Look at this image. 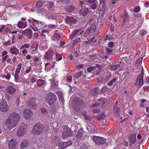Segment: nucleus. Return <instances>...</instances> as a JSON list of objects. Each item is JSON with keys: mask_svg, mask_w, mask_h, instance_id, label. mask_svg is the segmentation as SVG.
<instances>
[{"mask_svg": "<svg viewBox=\"0 0 149 149\" xmlns=\"http://www.w3.org/2000/svg\"><path fill=\"white\" fill-rule=\"evenodd\" d=\"M21 113L15 111L12 113L8 117L5 126L11 129L16 125L21 117Z\"/></svg>", "mask_w": 149, "mask_h": 149, "instance_id": "nucleus-1", "label": "nucleus"}, {"mask_svg": "<svg viewBox=\"0 0 149 149\" xmlns=\"http://www.w3.org/2000/svg\"><path fill=\"white\" fill-rule=\"evenodd\" d=\"M21 113L15 111L12 113L8 117L5 126L11 129L16 125L21 117Z\"/></svg>", "mask_w": 149, "mask_h": 149, "instance_id": "nucleus-2", "label": "nucleus"}, {"mask_svg": "<svg viewBox=\"0 0 149 149\" xmlns=\"http://www.w3.org/2000/svg\"><path fill=\"white\" fill-rule=\"evenodd\" d=\"M48 129L47 125H44L38 123L34 125L32 129V132L36 134H40L43 132L44 130L46 131Z\"/></svg>", "mask_w": 149, "mask_h": 149, "instance_id": "nucleus-3", "label": "nucleus"}, {"mask_svg": "<svg viewBox=\"0 0 149 149\" xmlns=\"http://www.w3.org/2000/svg\"><path fill=\"white\" fill-rule=\"evenodd\" d=\"M46 101L49 105L52 104L57 100L56 95L53 93L50 92L45 97Z\"/></svg>", "mask_w": 149, "mask_h": 149, "instance_id": "nucleus-4", "label": "nucleus"}, {"mask_svg": "<svg viewBox=\"0 0 149 149\" xmlns=\"http://www.w3.org/2000/svg\"><path fill=\"white\" fill-rule=\"evenodd\" d=\"M93 22V23L91 25L90 28H88L86 31V34H88L93 35L96 29V26L95 24V22L93 19H91L89 22Z\"/></svg>", "mask_w": 149, "mask_h": 149, "instance_id": "nucleus-5", "label": "nucleus"}, {"mask_svg": "<svg viewBox=\"0 0 149 149\" xmlns=\"http://www.w3.org/2000/svg\"><path fill=\"white\" fill-rule=\"evenodd\" d=\"M92 139L93 140L97 145H102L105 142V139L103 138L95 136H92Z\"/></svg>", "mask_w": 149, "mask_h": 149, "instance_id": "nucleus-6", "label": "nucleus"}, {"mask_svg": "<svg viewBox=\"0 0 149 149\" xmlns=\"http://www.w3.org/2000/svg\"><path fill=\"white\" fill-rule=\"evenodd\" d=\"M27 127L26 125L22 124L17 132V135L19 136H22L25 134L27 131Z\"/></svg>", "mask_w": 149, "mask_h": 149, "instance_id": "nucleus-7", "label": "nucleus"}, {"mask_svg": "<svg viewBox=\"0 0 149 149\" xmlns=\"http://www.w3.org/2000/svg\"><path fill=\"white\" fill-rule=\"evenodd\" d=\"M36 100L35 98H30L28 100L27 104L31 109H35L37 108V104L36 102Z\"/></svg>", "mask_w": 149, "mask_h": 149, "instance_id": "nucleus-8", "label": "nucleus"}, {"mask_svg": "<svg viewBox=\"0 0 149 149\" xmlns=\"http://www.w3.org/2000/svg\"><path fill=\"white\" fill-rule=\"evenodd\" d=\"M17 142L15 139H12L9 141L8 146L10 149H17Z\"/></svg>", "mask_w": 149, "mask_h": 149, "instance_id": "nucleus-9", "label": "nucleus"}, {"mask_svg": "<svg viewBox=\"0 0 149 149\" xmlns=\"http://www.w3.org/2000/svg\"><path fill=\"white\" fill-rule=\"evenodd\" d=\"M54 54V52L52 50H49L45 53L44 57L47 60H50L52 58Z\"/></svg>", "mask_w": 149, "mask_h": 149, "instance_id": "nucleus-10", "label": "nucleus"}, {"mask_svg": "<svg viewBox=\"0 0 149 149\" xmlns=\"http://www.w3.org/2000/svg\"><path fill=\"white\" fill-rule=\"evenodd\" d=\"M144 75V70L143 68H142L141 72L139 76L136 79V82L139 81V84L141 86L143 84V77Z\"/></svg>", "mask_w": 149, "mask_h": 149, "instance_id": "nucleus-11", "label": "nucleus"}, {"mask_svg": "<svg viewBox=\"0 0 149 149\" xmlns=\"http://www.w3.org/2000/svg\"><path fill=\"white\" fill-rule=\"evenodd\" d=\"M9 106L6 102L3 100L2 103L0 104V110L3 112H6L8 110Z\"/></svg>", "mask_w": 149, "mask_h": 149, "instance_id": "nucleus-12", "label": "nucleus"}, {"mask_svg": "<svg viewBox=\"0 0 149 149\" xmlns=\"http://www.w3.org/2000/svg\"><path fill=\"white\" fill-rule=\"evenodd\" d=\"M24 116V118L26 119L30 118L32 115V111L28 109H26L23 111Z\"/></svg>", "mask_w": 149, "mask_h": 149, "instance_id": "nucleus-13", "label": "nucleus"}, {"mask_svg": "<svg viewBox=\"0 0 149 149\" xmlns=\"http://www.w3.org/2000/svg\"><path fill=\"white\" fill-rule=\"evenodd\" d=\"M8 93L11 95L13 94L15 92L16 89L14 86L12 85L8 86L6 88Z\"/></svg>", "mask_w": 149, "mask_h": 149, "instance_id": "nucleus-14", "label": "nucleus"}, {"mask_svg": "<svg viewBox=\"0 0 149 149\" xmlns=\"http://www.w3.org/2000/svg\"><path fill=\"white\" fill-rule=\"evenodd\" d=\"M89 11L88 9L86 8H82L79 11V14L84 16L86 15L88 13Z\"/></svg>", "mask_w": 149, "mask_h": 149, "instance_id": "nucleus-15", "label": "nucleus"}, {"mask_svg": "<svg viewBox=\"0 0 149 149\" xmlns=\"http://www.w3.org/2000/svg\"><path fill=\"white\" fill-rule=\"evenodd\" d=\"M81 31H83L81 29L75 30L73 31L70 35V38H72L77 34H78V35L79 34V33Z\"/></svg>", "mask_w": 149, "mask_h": 149, "instance_id": "nucleus-16", "label": "nucleus"}, {"mask_svg": "<svg viewBox=\"0 0 149 149\" xmlns=\"http://www.w3.org/2000/svg\"><path fill=\"white\" fill-rule=\"evenodd\" d=\"M29 145V142L27 140H22L21 143L20 147L22 148H24Z\"/></svg>", "mask_w": 149, "mask_h": 149, "instance_id": "nucleus-17", "label": "nucleus"}, {"mask_svg": "<svg viewBox=\"0 0 149 149\" xmlns=\"http://www.w3.org/2000/svg\"><path fill=\"white\" fill-rule=\"evenodd\" d=\"M65 9L67 12L70 13L75 9V7L73 5H68L65 7Z\"/></svg>", "mask_w": 149, "mask_h": 149, "instance_id": "nucleus-18", "label": "nucleus"}, {"mask_svg": "<svg viewBox=\"0 0 149 149\" xmlns=\"http://www.w3.org/2000/svg\"><path fill=\"white\" fill-rule=\"evenodd\" d=\"M86 72H79L76 73L74 77V78H78L80 77L81 76H83V77H86Z\"/></svg>", "mask_w": 149, "mask_h": 149, "instance_id": "nucleus-19", "label": "nucleus"}, {"mask_svg": "<svg viewBox=\"0 0 149 149\" xmlns=\"http://www.w3.org/2000/svg\"><path fill=\"white\" fill-rule=\"evenodd\" d=\"M75 22V20L74 18L71 16H67L66 18V22L67 24L71 23L74 24Z\"/></svg>", "mask_w": 149, "mask_h": 149, "instance_id": "nucleus-20", "label": "nucleus"}, {"mask_svg": "<svg viewBox=\"0 0 149 149\" xmlns=\"http://www.w3.org/2000/svg\"><path fill=\"white\" fill-rule=\"evenodd\" d=\"M71 132L70 130L64 131L63 132V139L68 136H70L71 134Z\"/></svg>", "mask_w": 149, "mask_h": 149, "instance_id": "nucleus-21", "label": "nucleus"}, {"mask_svg": "<svg viewBox=\"0 0 149 149\" xmlns=\"http://www.w3.org/2000/svg\"><path fill=\"white\" fill-rule=\"evenodd\" d=\"M113 109L114 112L118 113V112L120 110V108L119 106L118 105V102H115L114 104Z\"/></svg>", "mask_w": 149, "mask_h": 149, "instance_id": "nucleus-22", "label": "nucleus"}, {"mask_svg": "<svg viewBox=\"0 0 149 149\" xmlns=\"http://www.w3.org/2000/svg\"><path fill=\"white\" fill-rule=\"evenodd\" d=\"M84 31H81L79 33V34L78 35V37L76 38L73 41V42L74 44L78 42L81 37L83 34L84 33Z\"/></svg>", "mask_w": 149, "mask_h": 149, "instance_id": "nucleus-23", "label": "nucleus"}, {"mask_svg": "<svg viewBox=\"0 0 149 149\" xmlns=\"http://www.w3.org/2000/svg\"><path fill=\"white\" fill-rule=\"evenodd\" d=\"M27 26V25L26 22H23L21 21H19L18 22V26L19 28H24Z\"/></svg>", "mask_w": 149, "mask_h": 149, "instance_id": "nucleus-24", "label": "nucleus"}, {"mask_svg": "<svg viewBox=\"0 0 149 149\" xmlns=\"http://www.w3.org/2000/svg\"><path fill=\"white\" fill-rule=\"evenodd\" d=\"M10 50L12 54L16 55L19 52V50L17 48L15 47H12L10 49Z\"/></svg>", "mask_w": 149, "mask_h": 149, "instance_id": "nucleus-25", "label": "nucleus"}, {"mask_svg": "<svg viewBox=\"0 0 149 149\" xmlns=\"http://www.w3.org/2000/svg\"><path fill=\"white\" fill-rule=\"evenodd\" d=\"M136 136L134 135H132L131 137L130 140V146H132L133 144L135 143L136 140Z\"/></svg>", "mask_w": 149, "mask_h": 149, "instance_id": "nucleus-26", "label": "nucleus"}, {"mask_svg": "<svg viewBox=\"0 0 149 149\" xmlns=\"http://www.w3.org/2000/svg\"><path fill=\"white\" fill-rule=\"evenodd\" d=\"M53 40L54 41H57L60 38V36L58 34H55L52 37Z\"/></svg>", "mask_w": 149, "mask_h": 149, "instance_id": "nucleus-27", "label": "nucleus"}, {"mask_svg": "<svg viewBox=\"0 0 149 149\" xmlns=\"http://www.w3.org/2000/svg\"><path fill=\"white\" fill-rule=\"evenodd\" d=\"M123 18V22L124 23L127 22L129 19V16L128 13L127 12H125L124 13V16Z\"/></svg>", "mask_w": 149, "mask_h": 149, "instance_id": "nucleus-28", "label": "nucleus"}, {"mask_svg": "<svg viewBox=\"0 0 149 149\" xmlns=\"http://www.w3.org/2000/svg\"><path fill=\"white\" fill-rule=\"evenodd\" d=\"M83 133V131L81 129L79 130L77 134V137L79 139L81 138L83 136L82 134Z\"/></svg>", "mask_w": 149, "mask_h": 149, "instance_id": "nucleus-29", "label": "nucleus"}, {"mask_svg": "<svg viewBox=\"0 0 149 149\" xmlns=\"http://www.w3.org/2000/svg\"><path fill=\"white\" fill-rule=\"evenodd\" d=\"M26 36L29 38H30L32 36V31L30 29H27Z\"/></svg>", "mask_w": 149, "mask_h": 149, "instance_id": "nucleus-30", "label": "nucleus"}, {"mask_svg": "<svg viewBox=\"0 0 149 149\" xmlns=\"http://www.w3.org/2000/svg\"><path fill=\"white\" fill-rule=\"evenodd\" d=\"M120 66L119 64L113 65L110 67V70L111 71H114L118 68Z\"/></svg>", "mask_w": 149, "mask_h": 149, "instance_id": "nucleus-31", "label": "nucleus"}, {"mask_svg": "<svg viewBox=\"0 0 149 149\" xmlns=\"http://www.w3.org/2000/svg\"><path fill=\"white\" fill-rule=\"evenodd\" d=\"M98 92V89L97 88H95L91 91V93L93 96H95Z\"/></svg>", "mask_w": 149, "mask_h": 149, "instance_id": "nucleus-32", "label": "nucleus"}, {"mask_svg": "<svg viewBox=\"0 0 149 149\" xmlns=\"http://www.w3.org/2000/svg\"><path fill=\"white\" fill-rule=\"evenodd\" d=\"M45 81H44L42 79H39L37 80V82L38 83V86H41L42 85H43L45 83Z\"/></svg>", "mask_w": 149, "mask_h": 149, "instance_id": "nucleus-33", "label": "nucleus"}, {"mask_svg": "<svg viewBox=\"0 0 149 149\" xmlns=\"http://www.w3.org/2000/svg\"><path fill=\"white\" fill-rule=\"evenodd\" d=\"M57 95L60 101L61 102H63L64 100L62 94L60 92H58Z\"/></svg>", "mask_w": 149, "mask_h": 149, "instance_id": "nucleus-34", "label": "nucleus"}, {"mask_svg": "<svg viewBox=\"0 0 149 149\" xmlns=\"http://www.w3.org/2000/svg\"><path fill=\"white\" fill-rule=\"evenodd\" d=\"M143 59L142 58H139L136 61L135 65L136 66H139L141 64Z\"/></svg>", "mask_w": 149, "mask_h": 149, "instance_id": "nucleus-35", "label": "nucleus"}, {"mask_svg": "<svg viewBox=\"0 0 149 149\" xmlns=\"http://www.w3.org/2000/svg\"><path fill=\"white\" fill-rule=\"evenodd\" d=\"M97 4L98 3H96L91 4L90 6L91 8L93 10H95L97 8Z\"/></svg>", "mask_w": 149, "mask_h": 149, "instance_id": "nucleus-36", "label": "nucleus"}, {"mask_svg": "<svg viewBox=\"0 0 149 149\" xmlns=\"http://www.w3.org/2000/svg\"><path fill=\"white\" fill-rule=\"evenodd\" d=\"M45 69L49 70L52 68L51 64L49 63H46L45 64Z\"/></svg>", "mask_w": 149, "mask_h": 149, "instance_id": "nucleus-37", "label": "nucleus"}, {"mask_svg": "<svg viewBox=\"0 0 149 149\" xmlns=\"http://www.w3.org/2000/svg\"><path fill=\"white\" fill-rule=\"evenodd\" d=\"M105 117V116L104 114H102L97 116V119L100 120L104 119Z\"/></svg>", "mask_w": 149, "mask_h": 149, "instance_id": "nucleus-38", "label": "nucleus"}, {"mask_svg": "<svg viewBox=\"0 0 149 149\" xmlns=\"http://www.w3.org/2000/svg\"><path fill=\"white\" fill-rule=\"evenodd\" d=\"M64 143V146L66 148L71 145L72 143V142L71 141H69Z\"/></svg>", "mask_w": 149, "mask_h": 149, "instance_id": "nucleus-39", "label": "nucleus"}, {"mask_svg": "<svg viewBox=\"0 0 149 149\" xmlns=\"http://www.w3.org/2000/svg\"><path fill=\"white\" fill-rule=\"evenodd\" d=\"M116 79L117 78L116 77L114 78L113 79L108 83V85L109 86H111L114 82L116 80Z\"/></svg>", "mask_w": 149, "mask_h": 149, "instance_id": "nucleus-40", "label": "nucleus"}, {"mask_svg": "<svg viewBox=\"0 0 149 149\" xmlns=\"http://www.w3.org/2000/svg\"><path fill=\"white\" fill-rule=\"evenodd\" d=\"M62 58V56L60 54H56V59L57 61L61 60Z\"/></svg>", "mask_w": 149, "mask_h": 149, "instance_id": "nucleus-41", "label": "nucleus"}, {"mask_svg": "<svg viewBox=\"0 0 149 149\" xmlns=\"http://www.w3.org/2000/svg\"><path fill=\"white\" fill-rule=\"evenodd\" d=\"M58 146L61 149H63L66 148L64 146V143L63 142L58 143Z\"/></svg>", "mask_w": 149, "mask_h": 149, "instance_id": "nucleus-42", "label": "nucleus"}, {"mask_svg": "<svg viewBox=\"0 0 149 149\" xmlns=\"http://www.w3.org/2000/svg\"><path fill=\"white\" fill-rule=\"evenodd\" d=\"M98 105H100V106H101L102 108H104L105 107V102L103 101H100V103L98 104Z\"/></svg>", "mask_w": 149, "mask_h": 149, "instance_id": "nucleus-43", "label": "nucleus"}, {"mask_svg": "<svg viewBox=\"0 0 149 149\" xmlns=\"http://www.w3.org/2000/svg\"><path fill=\"white\" fill-rule=\"evenodd\" d=\"M42 4V3L40 1H38L36 3V6L37 8H40Z\"/></svg>", "mask_w": 149, "mask_h": 149, "instance_id": "nucleus-44", "label": "nucleus"}, {"mask_svg": "<svg viewBox=\"0 0 149 149\" xmlns=\"http://www.w3.org/2000/svg\"><path fill=\"white\" fill-rule=\"evenodd\" d=\"M58 84L54 81H52L51 82V86H53L54 88H55L57 87Z\"/></svg>", "mask_w": 149, "mask_h": 149, "instance_id": "nucleus-45", "label": "nucleus"}, {"mask_svg": "<svg viewBox=\"0 0 149 149\" xmlns=\"http://www.w3.org/2000/svg\"><path fill=\"white\" fill-rule=\"evenodd\" d=\"M88 2L90 4H91L95 3H98L97 0H88Z\"/></svg>", "mask_w": 149, "mask_h": 149, "instance_id": "nucleus-46", "label": "nucleus"}, {"mask_svg": "<svg viewBox=\"0 0 149 149\" xmlns=\"http://www.w3.org/2000/svg\"><path fill=\"white\" fill-rule=\"evenodd\" d=\"M6 98L7 99V101L8 103H11L12 102V100L11 97H10L8 95H7L6 96Z\"/></svg>", "mask_w": 149, "mask_h": 149, "instance_id": "nucleus-47", "label": "nucleus"}, {"mask_svg": "<svg viewBox=\"0 0 149 149\" xmlns=\"http://www.w3.org/2000/svg\"><path fill=\"white\" fill-rule=\"evenodd\" d=\"M44 33H49V31L47 30H42L41 33V36H45V35L44 34Z\"/></svg>", "mask_w": 149, "mask_h": 149, "instance_id": "nucleus-48", "label": "nucleus"}, {"mask_svg": "<svg viewBox=\"0 0 149 149\" xmlns=\"http://www.w3.org/2000/svg\"><path fill=\"white\" fill-rule=\"evenodd\" d=\"M113 49L111 48L107 47L106 49V51L107 52L110 53L111 52Z\"/></svg>", "mask_w": 149, "mask_h": 149, "instance_id": "nucleus-49", "label": "nucleus"}, {"mask_svg": "<svg viewBox=\"0 0 149 149\" xmlns=\"http://www.w3.org/2000/svg\"><path fill=\"white\" fill-rule=\"evenodd\" d=\"M56 2L59 5H61L64 4L63 0H59L57 1Z\"/></svg>", "mask_w": 149, "mask_h": 149, "instance_id": "nucleus-50", "label": "nucleus"}, {"mask_svg": "<svg viewBox=\"0 0 149 149\" xmlns=\"http://www.w3.org/2000/svg\"><path fill=\"white\" fill-rule=\"evenodd\" d=\"M18 65L19 66V67L16 70V72L19 73L21 69L22 66L21 64H19Z\"/></svg>", "mask_w": 149, "mask_h": 149, "instance_id": "nucleus-51", "label": "nucleus"}, {"mask_svg": "<svg viewBox=\"0 0 149 149\" xmlns=\"http://www.w3.org/2000/svg\"><path fill=\"white\" fill-rule=\"evenodd\" d=\"M100 111V109H93L92 111L93 113H98Z\"/></svg>", "mask_w": 149, "mask_h": 149, "instance_id": "nucleus-52", "label": "nucleus"}, {"mask_svg": "<svg viewBox=\"0 0 149 149\" xmlns=\"http://www.w3.org/2000/svg\"><path fill=\"white\" fill-rule=\"evenodd\" d=\"M33 19V23L35 26L34 24L36 25V23H37L38 24L41 23V22L40 21H39L37 20H34Z\"/></svg>", "mask_w": 149, "mask_h": 149, "instance_id": "nucleus-53", "label": "nucleus"}, {"mask_svg": "<svg viewBox=\"0 0 149 149\" xmlns=\"http://www.w3.org/2000/svg\"><path fill=\"white\" fill-rule=\"evenodd\" d=\"M29 47V44H26L23 45L21 47L22 48H28Z\"/></svg>", "mask_w": 149, "mask_h": 149, "instance_id": "nucleus-54", "label": "nucleus"}, {"mask_svg": "<svg viewBox=\"0 0 149 149\" xmlns=\"http://www.w3.org/2000/svg\"><path fill=\"white\" fill-rule=\"evenodd\" d=\"M54 6V3L53 2H50L49 4V6L50 8H52Z\"/></svg>", "mask_w": 149, "mask_h": 149, "instance_id": "nucleus-55", "label": "nucleus"}, {"mask_svg": "<svg viewBox=\"0 0 149 149\" xmlns=\"http://www.w3.org/2000/svg\"><path fill=\"white\" fill-rule=\"evenodd\" d=\"M140 10V8L139 6H137L135 8L134 10V11L135 12H138Z\"/></svg>", "mask_w": 149, "mask_h": 149, "instance_id": "nucleus-56", "label": "nucleus"}, {"mask_svg": "<svg viewBox=\"0 0 149 149\" xmlns=\"http://www.w3.org/2000/svg\"><path fill=\"white\" fill-rule=\"evenodd\" d=\"M114 45L113 42H110L108 43L109 47L112 48L113 47Z\"/></svg>", "mask_w": 149, "mask_h": 149, "instance_id": "nucleus-57", "label": "nucleus"}, {"mask_svg": "<svg viewBox=\"0 0 149 149\" xmlns=\"http://www.w3.org/2000/svg\"><path fill=\"white\" fill-rule=\"evenodd\" d=\"M93 69L94 68L93 67H89L87 68V70L88 72H91L93 70Z\"/></svg>", "mask_w": 149, "mask_h": 149, "instance_id": "nucleus-58", "label": "nucleus"}, {"mask_svg": "<svg viewBox=\"0 0 149 149\" xmlns=\"http://www.w3.org/2000/svg\"><path fill=\"white\" fill-rule=\"evenodd\" d=\"M70 2V0H63L64 4H68Z\"/></svg>", "mask_w": 149, "mask_h": 149, "instance_id": "nucleus-59", "label": "nucleus"}, {"mask_svg": "<svg viewBox=\"0 0 149 149\" xmlns=\"http://www.w3.org/2000/svg\"><path fill=\"white\" fill-rule=\"evenodd\" d=\"M67 79L69 82H70L72 81V77L70 76H68L67 77Z\"/></svg>", "mask_w": 149, "mask_h": 149, "instance_id": "nucleus-60", "label": "nucleus"}, {"mask_svg": "<svg viewBox=\"0 0 149 149\" xmlns=\"http://www.w3.org/2000/svg\"><path fill=\"white\" fill-rule=\"evenodd\" d=\"M84 118L86 120H89L90 119V117L89 116L86 115L85 114H84Z\"/></svg>", "mask_w": 149, "mask_h": 149, "instance_id": "nucleus-61", "label": "nucleus"}, {"mask_svg": "<svg viewBox=\"0 0 149 149\" xmlns=\"http://www.w3.org/2000/svg\"><path fill=\"white\" fill-rule=\"evenodd\" d=\"M4 45L5 46L9 45L11 44L10 41L8 40L7 42H5L3 43Z\"/></svg>", "mask_w": 149, "mask_h": 149, "instance_id": "nucleus-62", "label": "nucleus"}, {"mask_svg": "<svg viewBox=\"0 0 149 149\" xmlns=\"http://www.w3.org/2000/svg\"><path fill=\"white\" fill-rule=\"evenodd\" d=\"M8 57V56L7 55H6L3 57L2 59V61H3L4 62H5L6 61V60L7 59Z\"/></svg>", "mask_w": 149, "mask_h": 149, "instance_id": "nucleus-63", "label": "nucleus"}, {"mask_svg": "<svg viewBox=\"0 0 149 149\" xmlns=\"http://www.w3.org/2000/svg\"><path fill=\"white\" fill-rule=\"evenodd\" d=\"M19 73H18L15 72V79L17 80L19 78Z\"/></svg>", "mask_w": 149, "mask_h": 149, "instance_id": "nucleus-64", "label": "nucleus"}]
</instances>
